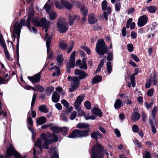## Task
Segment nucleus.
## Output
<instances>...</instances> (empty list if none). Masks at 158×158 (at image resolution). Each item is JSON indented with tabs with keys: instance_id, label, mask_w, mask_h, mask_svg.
<instances>
[{
	"instance_id": "obj_31",
	"label": "nucleus",
	"mask_w": 158,
	"mask_h": 158,
	"mask_svg": "<svg viewBox=\"0 0 158 158\" xmlns=\"http://www.w3.org/2000/svg\"><path fill=\"white\" fill-rule=\"evenodd\" d=\"M79 137H84L89 135V131L79 130Z\"/></svg>"
},
{
	"instance_id": "obj_64",
	"label": "nucleus",
	"mask_w": 158,
	"mask_h": 158,
	"mask_svg": "<svg viewBox=\"0 0 158 158\" xmlns=\"http://www.w3.org/2000/svg\"><path fill=\"white\" fill-rule=\"evenodd\" d=\"M55 106L56 108L59 110H60L62 109V106L60 103H56L55 104Z\"/></svg>"
},
{
	"instance_id": "obj_21",
	"label": "nucleus",
	"mask_w": 158,
	"mask_h": 158,
	"mask_svg": "<svg viewBox=\"0 0 158 158\" xmlns=\"http://www.w3.org/2000/svg\"><path fill=\"white\" fill-rule=\"evenodd\" d=\"M60 98L59 94L57 92H55L52 95V101L54 102H57L59 101Z\"/></svg>"
},
{
	"instance_id": "obj_49",
	"label": "nucleus",
	"mask_w": 158,
	"mask_h": 158,
	"mask_svg": "<svg viewBox=\"0 0 158 158\" xmlns=\"http://www.w3.org/2000/svg\"><path fill=\"white\" fill-rule=\"evenodd\" d=\"M152 80L151 79H150L148 80V81L145 85V87L146 88H149L151 85L152 82Z\"/></svg>"
},
{
	"instance_id": "obj_2",
	"label": "nucleus",
	"mask_w": 158,
	"mask_h": 158,
	"mask_svg": "<svg viewBox=\"0 0 158 158\" xmlns=\"http://www.w3.org/2000/svg\"><path fill=\"white\" fill-rule=\"evenodd\" d=\"M91 152V158H102L105 154L107 156L108 155L107 150L104 149L102 145L98 142L92 148Z\"/></svg>"
},
{
	"instance_id": "obj_45",
	"label": "nucleus",
	"mask_w": 158,
	"mask_h": 158,
	"mask_svg": "<svg viewBox=\"0 0 158 158\" xmlns=\"http://www.w3.org/2000/svg\"><path fill=\"white\" fill-rule=\"evenodd\" d=\"M61 102L66 108L69 107V105L67 101L64 99H63L61 100Z\"/></svg>"
},
{
	"instance_id": "obj_54",
	"label": "nucleus",
	"mask_w": 158,
	"mask_h": 158,
	"mask_svg": "<svg viewBox=\"0 0 158 158\" xmlns=\"http://www.w3.org/2000/svg\"><path fill=\"white\" fill-rule=\"evenodd\" d=\"M77 115V112L74 111L73 112L70 116V119L72 120H73L76 117Z\"/></svg>"
},
{
	"instance_id": "obj_55",
	"label": "nucleus",
	"mask_w": 158,
	"mask_h": 158,
	"mask_svg": "<svg viewBox=\"0 0 158 158\" xmlns=\"http://www.w3.org/2000/svg\"><path fill=\"white\" fill-rule=\"evenodd\" d=\"M6 57L8 59H9L10 57L9 53L7 50V49L4 50Z\"/></svg>"
},
{
	"instance_id": "obj_34",
	"label": "nucleus",
	"mask_w": 158,
	"mask_h": 158,
	"mask_svg": "<svg viewBox=\"0 0 158 158\" xmlns=\"http://www.w3.org/2000/svg\"><path fill=\"white\" fill-rule=\"evenodd\" d=\"M98 135L100 136V138H102L101 135L99 132H94L92 133L91 134V136L92 138L97 140L98 139Z\"/></svg>"
},
{
	"instance_id": "obj_42",
	"label": "nucleus",
	"mask_w": 158,
	"mask_h": 158,
	"mask_svg": "<svg viewBox=\"0 0 158 158\" xmlns=\"http://www.w3.org/2000/svg\"><path fill=\"white\" fill-rule=\"evenodd\" d=\"M0 44L1 46L3 48V50H5L7 49L6 45V43L3 39L2 40H0Z\"/></svg>"
},
{
	"instance_id": "obj_52",
	"label": "nucleus",
	"mask_w": 158,
	"mask_h": 158,
	"mask_svg": "<svg viewBox=\"0 0 158 158\" xmlns=\"http://www.w3.org/2000/svg\"><path fill=\"white\" fill-rule=\"evenodd\" d=\"M50 130L52 131L53 132H56L59 130V128H58L57 126H54L51 127L50 128Z\"/></svg>"
},
{
	"instance_id": "obj_28",
	"label": "nucleus",
	"mask_w": 158,
	"mask_h": 158,
	"mask_svg": "<svg viewBox=\"0 0 158 158\" xmlns=\"http://www.w3.org/2000/svg\"><path fill=\"white\" fill-rule=\"evenodd\" d=\"M86 59L85 58H83L82 60V62L80 64L79 68L80 69H86L87 68V64L86 63Z\"/></svg>"
},
{
	"instance_id": "obj_18",
	"label": "nucleus",
	"mask_w": 158,
	"mask_h": 158,
	"mask_svg": "<svg viewBox=\"0 0 158 158\" xmlns=\"http://www.w3.org/2000/svg\"><path fill=\"white\" fill-rule=\"evenodd\" d=\"M61 4L66 9H70L72 7L73 5L66 0H62L61 1Z\"/></svg>"
},
{
	"instance_id": "obj_10",
	"label": "nucleus",
	"mask_w": 158,
	"mask_h": 158,
	"mask_svg": "<svg viewBox=\"0 0 158 158\" xmlns=\"http://www.w3.org/2000/svg\"><path fill=\"white\" fill-rule=\"evenodd\" d=\"M69 80H72V81L71 83V87L69 89V91L72 92L75 89H77L79 85V80L77 77H73L69 76L68 77Z\"/></svg>"
},
{
	"instance_id": "obj_44",
	"label": "nucleus",
	"mask_w": 158,
	"mask_h": 158,
	"mask_svg": "<svg viewBox=\"0 0 158 158\" xmlns=\"http://www.w3.org/2000/svg\"><path fill=\"white\" fill-rule=\"evenodd\" d=\"M84 105L85 108L87 110H90L91 108V106L90 103L88 101H86Z\"/></svg>"
},
{
	"instance_id": "obj_60",
	"label": "nucleus",
	"mask_w": 158,
	"mask_h": 158,
	"mask_svg": "<svg viewBox=\"0 0 158 158\" xmlns=\"http://www.w3.org/2000/svg\"><path fill=\"white\" fill-rule=\"evenodd\" d=\"M132 21V18L129 19L127 21L126 24V27L127 28H129L131 23Z\"/></svg>"
},
{
	"instance_id": "obj_40",
	"label": "nucleus",
	"mask_w": 158,
	"mask_h": 158,
	"mask_svg": "<svg viewBox=\"0 0 158 158\" xmlns=\"http://www.w3.org/2000/svg\"><path fill=\"white\" fill-rule=\"evenodd\" d=\"M107 71L108 73H110L112 71V68L110 62H108L107 63Z\"/></svg>"
},
{
	"instance_id": "obj_25",
	"label": "nucleus",
	"mask_w": 158,
	"mask_h": 158,
	"mask_svg": "<svg viewBox=\"0 0 158 158\" xmlns=\"http://www.w3.org/2000/svg\"><path fill=\"white\" fill-rule=\"evenodd\" d=\"M47 119L45 117L42 116L38 118L36 120L37 124L39 125L45 123L46 122Z\"/></svg>"
},
{
	"instance_id": "obj_39",
	"label": "nucleus",
	"mask_w": 158,
	"mask_h": 158,
	"mask_svg": "<svg viewBox=\"0 0 158 158\" xmlns=\"http://www.w3.org/2000/svg\"><path fill=\"white\" fill-rule=\"evenodd\" d=\"M52 151L53 152V155L52 156L51 158H59L58 155L57 153V149L55 148L54 149H52Z\"/></svg>"
},
{
	"instance_id": "obj_36",
	"label": "nucleus",
	"mask_w": 158,
	"mask_h": 158,
	"mask_svg": "<svg viewBox=\"0 0 158 158\" xmlns=\"http://www.w3.org/2000/svg\"><path fill=\"white\" fill-rule=\"evenodd\" d=\"M84 116L86 120H94L96 118V117L93 114L89 116V114L88 113L85 114Z\"/></svg>"
},
{
	"instance_id": "obj_37",
	"label": "nucleus",
	"mask_w": 158,
	"mask_h": 158,
	"mask_svg": "<svg viewBox=\"0 0 158 158\" xmlns=\"http://www.w3.org/2000/svg\"><path fill=\"white\" fill-rule=\"evenodd\" d=\"M56 60L57 61V64L59 65H60L63 61L62 56L61 55L58 56L56 57Z\"/></svg>"
},
{
	"instance_id": "obj_32",
	"label": "nucleus",
	"mask_w": 158,
	"mask_h": 158,
	"mask_svg": "<svg viewBox=\"0 0 158 158\" xmlns=\"http://www.w3.org/2000/svg\"><path fill=\"white\" fill-rule=\"evenodd\" d=\"M52 69L54 70L56 72L52 74V75L53 76H58L60 74V70L59 68L56 66H54L52 69H50L49 70H51Z\"/></svg>"
},
{
	"instance_id": "obj_9",
	"label": "nucleus",
	"mask_w": 158,
	"mask_h": 158,
	"mask_svg": "<svg viewBox=\"0 0 158 158\" xmlns=\"http://www.w3.org/2000/svg\"><path fill=\"white\" fill-rule=\"evenodd\" d=\"M107 1H103L102 4V7L103 10L106 11L103 12V15L105 19L107 20L108 19V15L110 14L111 12V9L110 6H108Z\"/></svg>"
},
{
	"instance_id": "obj_35",
	"label": "nucleus",
	"mask_w": 158,
	"mask_h": 158,
	"mask_svg": "<svg viewBox=\"0 0 158 158\" xmlns=\"http://www.w3.org/2000/svg\"><path fill=\"white\" fill-rule=\"evenodd\" d=\"M59 46L61 49L66 50L67 49V45L64 41H62L59 43Z\"/></svg>"
},
{
	"instance_id": "obj_41",
	"label": "nucleus",
	"mask_w": 158,
	"mask_h": 158,
	"mask_svg": "<svg viewBox=\"0 0 158 158\" xmlns=\"http://www.w3.org/2000/svg\"><path fill=\"white\" fill-rule=\"evenodd\" d=\"M132 131L135 133H136L138 132L139 130V127L135 124L132 127Z\"/></svg>"
},
{
	"instance_id": "obj_38",
	"label": "nucleus",
	"mask_w": 158,
	"mask_h": 158,
	"mask_svg": "<svg viewBox=\"0 0 158 158\" xmlns=\"http://www.w3.org/2000/svg\"><path fill=\"white\" fill-rule=\"evenodd\" d=\"M49 0H48V2L45 4L44 6V8L45 9L46 12L47 13H49L48 12L50 9L52 5L51 4H49Z\"/></svg>"
},
{
	"instance_id": "obj_46",
	"label": "nucleus",
	"mask_w": 158,
	"mask_h": 158,
	"mask_svg": "<svg viewBox=\"0 0 158 158\" xmlns=\"http://www.w3.org/2000/svg\"><path fill=\"white\" fill-rule=\"evenodd\" d=\"M154 92V90L153 89H150L147 92V95L149 97H151L152 96Z\"/></svg>"
},
{
	"instance_id": "obj_15",
	"label": "nucleus",
	"mask_w": 158,
	"mask_h": 158,
	"mask_svg": "<svg viewBox=\"0 0 158 158\" xmlns=\"http://www.w3.org/2000/svg\"><path fill=\"white\" fill-rule=\"evenodd\" d=\"M75 51H74L71 54L69 60V66L70 68H73L75 65Z\"/></svg>"
},
{
	"instance_id": "obj_8",
	"label": "nucleus",
	"mask_w": 158,
	"mask_h": 158,
	"mask_svg": "<svg viewBox=\"0 0 158 158\" xmlns=\"http://www.w3.org/2000/svg\"><path fill=\"white\" fill-rule=\"evenodd\" d=\"M66 22V20L64 18L59 19L57 23V27L60 32H65L67 30L68 27Z\"/></svg>"
},
{
	"instance_id": "obj_43",
	"label": "nucleus",
	"mask_w": 158,
	"mask_h": 158,
	"mask_svg": "<svg viewBox=\"0 0 158 158\" xmlns=\"http://www.w3.org/2000/svg\"><path fill=\"white\" fill-rule=\"evenodd\" d=\"M59 130L61 131V132L64 134H66L68 132V129L66 127L59 128Z\"/></svg>"
},
{
	"instance_id": "obj_48",
	"label": "nucleus",
	"mask_w": 158,
	"mask_h": 158,
	"mask_svg": "<svg viewBox=\"0 0 158 158\" xmlns=\"http://www.w3.org/2000/svg\"><path fill=\"white\" fill-rule=\"evenodd\" d=\"M37 95L36 94H34L33 95L32 98V102L31 103V107H32L35 104V101Z\"/></svg>"
},
{
	"instance_id": "obj_6",
	"label": "nucleus",
	"mask_w": 158,
	"mask_h": 158,
	"mask_svg": "<svg viewBox=\"0 0 158 158\" xmlns=\"http://www.w3.org/2000/svg\"><path fill=\"white\" fill-rule=\"evenodd\" d=\"M6 156H1L0 157L1 158H11L9 156L14 155V156L15 158H25V156L23 157L21 156L19 154L15 151L12 145H10L6 151Z\"/></svg>"
},
{
	"instance_id": "obj_3",
	"label": "nucleus",
	"mask_w": 158,
	"mask_h": 158,
	"mask_svg": "<svg viewBox=\"0 0 158 158\" xmlns=\"http://www.w3.org/2000/svg\"><path fill=\"white\" fill-rule=\"evenodd\" d=\"M41 140L44 141V147L46 149L48 148V145L51 144L52 142H56L58 139L56 135H52L49 132L47 133V137L44 134H43L41 135Z\"/></svg>"
},
{
	"instance_id": "obj_22",
	"label": "nucleus",
	"mask_w": 158,
	"mask_h": 158,
	"mask_svg": "<svg viewBox=\"0 0 158 158\" xmlns=\"http://www.w3.org/2000/svg\"><path fill=\"white\" fill-rule=\"evenodd\" d=\"M92 112L93 114L95 115L98 116L100 117H101L102 116V114L100 110L97 108H94L92 110Z\"/></svg>"
},
{
	"instance_id": "obj_24",
	"label": "nucleus",
	"mask_w": 158,
	"mask_h": 158,
	"mask_svg": "<svg viewBox=\"0 0 158 158\" xmlns=\"http://www.w3.org/2000/svg\"><path fill=\"white\" fill-rule=\"evenodd\" d=\"M140 115L139 113L135 112L131 115V119L133 121H136L139 119Z\"/></svg>"
},
{
	"instance_id": "obj_29",
	"label": "nucleus",
	"mask_w": 158,
	"mask_h": 158,
	"mask_svg": "<svg viewBox=\"0 0 158 158\" xmlns=\"http://www.w3.org/2000/svg\"><path fill=\"white\" fill-rule=\"evenodd\" d=\"M102 80V77L101 76L98 75L94 77L92 81V84H96L100 82Z\"/></svg>"
},
{
	"instance_id": "obj_61",
	"label": "nucleus",
	"mask_w": 158,
	"mask_h": 158,
	"mask_svg": "<svg viewBox=\"0 0 158 158\" xmlns=\"http://www.w3.org/2000/svg\"><path fill=\"white\" fill-rule=\"evenodd\" d=\"M157 110V108L154 107L152 112V115L153 117H154Z\"/></svg>"
},
{
	"instance_id": "obj_1",
	"label": "nucleus",
	"mask_w": 158,
	"mask_h": 158,
	"mask_svg": "<svg viewBox=\"0 0 158 158\" xmlns=\"http://www.w3.org/2000/svg\"><path fill=\"white\" fill-rule=\"evenodd\" d=\"M34 14L33 10V8L29 9L28 12V17L27 18V22L25 24V21L24 20L22 19L21 22H16L15 24V26L14 28L13 35L15 37V34L17 36V39H18L19 38L21 29V27L23 26L26 25L28 28L31 31H32L31 29L30 26V22L31 20V17Z\"/></svg>"
},
{
	"instance_id": "obj_47",
	"label": "nucleus",
	"mask_w": 158,
	"mask_h": 158,
	"mask_svg": "<svg viewBox=\"0 0 158 158\" xmlns=\"http://www.w3.org/2000/svg\"><path fill=\"white\" fill-rule=\"evenodd\" d=\"M41 139H38L35 143V146H37L39 147L40 148H41Z\"/></svg>"
},
{
	"instance_id": "obj_16",
	"label": "nucleus",
	"mask_w": 158,
	"mask_h": 158,
	"mask_svg": "<svg viewBox=\"0 0 158 158\" xmlns=\"http://www.w3.org/2000/svg\"><path fill=\"white\" fill-rule=\"evenodd\" d=\"M68 137L70 138L79 137V130L76 129L73 130L72 132L69 135Z\"/></svg>"
},
{
	"instance_id": "obj_50",
	"label": "nucleus",
	"mask_w": 158,
	"mask_h": 158,
	"mask_svg": "<svg viewBox=\"0 0 158 158\" xmlns=\"http://www.w3.org/2000/svg\"><path fill=\"white\" fill-rule=\"evenodd\" d=\"M113 52H110L108 53V55L107 57V60L109 61L113 59Z\"/></svg>"
},
{
	"instance_id": "obj_19",
	"label": "nucleus",
	"mask_w": 158,
	"mask_h": 158,
	"mask_svg": "<svg viewBox=\"0 0 158 158\" xmlns=\"http://www.w3.org/2000/svg\"><path fill=\"white\" fill-rule=\"evenodd\" d=\"M146 9L150 13H155L157 10L156 6H150L147 7H145L142 10V11H145Z\"/></svg>"
},
{
	"instance_id": "obj_57",
	"label": "nucleus",
	"mask_w": 158,
	"mask_h": 158,
	"mask_svg": "<svg viewBox=\"0 0 158 158\" xmlns=\"http://www.w3.org/2000/svg\"><path fill=\"white\" fill-rule=\"evenodd\" d=\"M82 49H83L84 50L86 53L89 55L90 54V52L89 49L85 46H82L81 47Z\"/></svg>"
},
{
	"instance_id": "obj_58",
	"label": "nucleus",
	"mask_w": 158,
	"mask_h": 158,
	"mask_svg": "<svg viewBox=\"0 0 158 158\" xmlns=\"http://www.w3.org/2000/svg\"><path fill=\"white\" fill-rule=\"evenodd\" d=\"M131 56L135 61L137 62H138L139 61V58L136 55L134 54H132L131 55Z\"/></svg>"
},
{
	"instance_id": "obj_27",
	"label": "nucleus",
	"mask_w": 158,
	"mask_h": 158,
	"mask_svg": "<svg viewBox=\"0 0 158 158\" xmlns=\"http://www.w3.org/2000/svg\"><path fill=\"white\" fill-rule=\"evenodd\" d=\"M48 14L49 18L51 20H54L57 16V13L54 11H52L48 13Z\"/></svg>"
},
{
	"instance_id": "obj_7",
	"label": "nucleus",
	"mask_w": 158,
	"mask_h": 158,
	"mask_svg": "<svg viewBox=\"0 0 158 158\" xmlns=\"http://www.w3.org/2000/svg\"><path fill=\"white\" fill-rule=\"evenodd\" d=\"M32 22L35 26L42 27L44 28H45V32H47L49 24L47 22L45 18H42L40 20H40L38 18H33L32 19Z\"/></svg>"
},
{
	"instance_id": "obj_56",
	"label": "nucleus",
	"mask_w": 158,
	"mask_h": 158,
	"mask_svg": "<svg viewBox=\"0 0 158 158\" xmlns=\"http://www.w3.org/2000/svg\"><path fill=\"white\" fill-rule=\"evenodd\" d=\"M37 89L40 92H42L44 91V88L40 85H37L36 86Z\"/></svg>"
},
{
	"instance_id": "obj_53",
	"label": "nucleus",
	"mask_w": 158,
	"mask_h": 158,
	"mask_svg": "<svg viewBox=\"0 0 158 158\" xmlns=\"http://www.w3.org/2000/svg\"><path fill=\"white\" fill-rule=\"evenodd\" d=\"M135 78L133 76L131 77V81L132 86L133 87L135 86Z\"/></svg>"
},
{
	"instance_id": "obj_20",
	"label": "nucleus",
	"mask_w": 158,
	"mask_h": 158,
	"mask_svg": "<svg viewBox=\"0 0 158 158\" xmlns=\"http://www.w3.org/2000/svg\"><path fill=\"white\" fill-rule=\"evenodd\" d=\"M45 38L46 40V45L47 52L48 53L49 51V47L51 42V38L49 36L47 33H46Z\"/></svg>"
},
{
	"instance_id": "obj_14",
	"label": "nucleus",
	"mask_w": 158,
	"mask_h": 158,
	"mask_svg": "<svg viewBox=\"0 0 158 158\" xmlns=\"http://www.w3.org/2000/svg\"><path fill=\"white\" fill-rule=\"evenodd\" d=\"M40 73H39L32 77H28V78L32 83H35L40 81Z\"/></svg>"
},
{
	"instance_id": "obj_5",
	"label": "nucleus",
	"mask_w": 158,
	"mask_h": 158,
	"mask_svg": "<svg viewBox=\"0 0 158 158\" xmlns=\"http://www.w3.org/2000/svg\"><path fill=\"white\" fill-rule=\"evenodd\" d=\"M108 49V47L106 45L103 39H101L98 41L96 47V50L98 54L103 55L105 53H106Z\"/></svg>"
},
{
	"instance_id": "obj_63",
	"label": "nucleus",
	"mask_w": 158,
	"mask_h": 158,
	"mask_svg": "<svg viewBox=\"0 0 158 158\" xmlns=\"http://www.w3.org/2000/svg\"><path fill=\"white\" fill-rule=\"evenodd\" d=\"M7 79L4 80L2 77H0V84H4L5 82H7Z\"/></svg>"
},
{
	"instance_id": "obj_17",
	"label": "nucleus",
	"mask_w": 158,
	"mask_h": 158,
	"mask_svg": "<svg viewBox=\"0 0 158 158\" xmlns=\"http://www.w3.org/2000/svg\"><path fill=\"white\" fill-rule=\"evenodd\" d=\"M88 20L89 23L93 24L97 22V19L95 16L93 14H91L89 16Z\"/></svg>"
},
{
	"instance_id": "obj_4",
	"label": "nucleus",
	"mask_w": 158,
	"mask_h": 158,
	"mask_svg": "<svg viewBox=\"0 0 158 158\" xmlns=\"http://www.w3.org/2000/svg\"><path fill=\"white\" fill-rule=\"evenodd\" d=\"M84 94L80 95L78 97L74 102V106L76 110L77 111L78 114L80 116H84L85 114V112L84 110H81V102L84 99Z\"/></svg>"
},
{
	"instance_id": "obj_30",
	"label": "nucleus",
	"mask_w": 158,
	"mask_h": 158,
	"mask_svg": "<svg viewBox=\"0 0 158 158\" xmlns=\"http://www.w3.org/2000/svg\"><path fill=\"white\" fill-rule=\"evenodd\" d=\"M89 125L84 123H80L77 124V127L79 129H85L88 127Z\"/></svg>"
},
{
	"instance_id": "obj_62",
	"label": "nucleus",
	"mask_w": 158,
	"mask_h": 158,
	"mask_svg": "<svg viewBox=\"0 0 158 158\" xmlns=\"http://www.w3.org/2000/svg\"><path fill=\"white\" fill-rule=\"evenodd\" d=\"M55 89L57 91L61 93L62 95L63 94V93L62 92L63 89L61 87H56Z\"/></svg>"
},
{
	"instance_id": "obj_13",
	"label": "nucleus",
	"mask_w": 158,
	"mask_h": 158,
	"mask_svg": "<svg viewBox=\"0 0 158 158\" xmlns=\"http://www.w3.org/2000/svg\"><path fill=\"white\" fill-rule=\"evenodd\" d=\"M79 6V8L80 9L81 12L83 15H84V16L81 19V23H83L85 22L86 19V18L85 17V16L87 14V10L82 5H80Z\"/></svg>"
},
{
	"instance_id": "obj_51",
	"label": "nucleus",
	"mask_w": 158,
	"mask_h": 158,
	"mask_svg": "<svg viewBox=\"0 0 158 158\" xmlns=\"http://www.w3.org/2000/svg\"><path fill=\"white\" fill-rule=\"evenodd\" d=\"M127 49L128 51L132 52L133 50V45L131 44H128L127 45Z\"/></svg>"
},
{
	"instance_id": "obj_11",
	"label": "nucleus",
	"mask_w": 158,
	"mask_h": 158,
	"mask_svg": "<svg viewBox=\"0 0 158 158\" xmlns=\"http://www.w3.org/2000/svg\"><path fill=\"white\" fill-rule=\"evenodd\" d=\"M148 18L146 15H143L139 18L137 23L139 27H142L144 26L147 23Z\"/></svg>"
},
{
	"instance_id": "obj_23",
	"label": "nucleus",
	"mask_w": 158,
	"mask_h": 158,
	"mask_svg": "<svg viewBox=\"0 0 158 158\" xmlns=\"http://www.w3.org/2000/svg\"><path fill=\"white\" fill-rule=\"evenodd\" d=\"M80 19L79 17L77 15H72L70 17L69 20V24L70 26L72 25L73 24V22L74 20H78Z\"/></svg>"
},
{
	"instance_id": "obj_59",
	"label": "nucleus",
	"mask_w": 158,
	"mask_h": 158,
	"mask_svg": "<svg viewBox=\"0 0 158 158\" xmlns=\"http://www.w3.org/2000/svg\"><path fill=\"white\" fill-rule=\"evenodd\" d=\"M115 9L117 11H118L121 8V4L120 3H117L115 4Z\"/></svg>"
},
{
	"instance_id": "obj_26",
	"label": "nucleus",
	"mask_w": 158,
	"mask_h": 158,
	"mask_svg": "<svg viewBox=\"0 0 158 158\" xmlns=\"http://www.w3.org/2000/svg\"><path fill=\"white\" fill-rule=\"evenodd\" d=\"M123 105L122 101L119 99H116L114 104V108L116 109L120 108Z\"/></svg>"
},
{
	"instance_id": "obj_12",
	"label": "nucleus",
	"mask_w": 158,
	"mask_h": 158,
	"mask_svg": "<svg viewBox=\"0 0 158 158\" xmlns=\"http://www.w3.org/2000/svg\"><path fill=\"white\" fill-rule=\"evenodd\" d=\"M74 73L75 75L78 76L80 79H82L88 76L87 74L84 71L78 69L75 70Z\"/></svg>"
},
{
	"instance_id": "obj_33",
	"label": "nucleus",
	"mask_w": 158,
	"mask_h": 158,
	"mask_svg": "<svg viewBox=\"0 0 158 158\" xmlns=\"http://www.w3.org/2000/svg\"><path fill=\"white\" fill-rule=\"evenodd\" d=\"M38 108L39 110L42 112L47 113L48 112V110L45 105L40 106H39Z\"/></svg>"
}]
</instances>
